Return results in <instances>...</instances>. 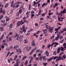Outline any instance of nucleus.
I'll list each match as a JSON object with an SVG mask.
<instances>
[{"instance_id":"17","label":"nucleus","mask_w":66,"mask_h":66,"mask_svg":"<svg viewBox=\"0 0 66 66\" xmlns=\"http://www.w3.org/2000/svg\"><path fill=\"white\" fill-rule=\"evenodd\" d=\"M15 35L13 36V37L14 38H16V36H17H17H19L18 35V34H17V33H16L15 34Z\"/></svg>"},{"instance_id":"6","label":"nucleus","mask_w":66,"mask_h":66,"mask_svg":"<svg viewBox=\"0 0 66 66\" xmlns=\"http://www.w3.org/2000/svg\"><path fill=\"white\" fill-rule=\"evenodd\" d=\"M21 63V61H19L18 62H16L13 65V66H19V64Z\"/></svg>"},{"instance_id":"62","label":"nucleus","mask_w":66,"mask_h":66,"mask_svg":"<svg viewBox=\"0 0 66 66\" xmlns=\"http://www.w3.org/2000/svg\"><path fill=\"white\" fill-rule=\"evenodd\" d=\"M53 8H55L56 7V6L55 5H53Z\"/></svg>"},{"instance_id":"21","label":"nucleus","mask_w":66,"mask_h":66,"mask_svg":"<svg viewBox=\"0 0 66 66\" xmlns=\"http://www.w3.org/2000/svg\"><path fill=\"white\" fill-rule=\"evenodd\" d=\"M59 37H59V36H57V37L55 38V39L56 40H57L59 38Z\"/></svg>"},{"instance_id":"3","label":"nucleus","mask_w":66,"mask_h":66,"mask_svg":"<svg viewBox=\"0 0 66 66\" xmlns=\"http://www.w3.org/2000/svg\"><path fill=\"white\" fill-rule=\"evenodd\" d=\"M58 57L57 56H55V57H54L53 56L52 57V58H50V59H47V61H51L52 59H54V60H56L57 58Z\"/></svg>"},{"instance_id":"50","label":"nucleus","mask_w":66,"mask_h":66,"mask_svg":"<svg viewBox=\"0 0 66 66\" xmlns=\"http://www.w3.org/2000/svg\"><path fill=\"white\" fill-rule=\"evenodd\" d=\"M6 38L7 40H6V42H8V39H9V37L8 36H7L6 37Z\"/></svg>"},{"instance_id":"56","label":"nucleus","mask_w":66,"mask_h":66,"mask_svg":"<svg viewBox=\"0 0 66 66\" xmlns=\"http://www.w3.org/2000/svg\"><path fill=\"white\" fill-rule=\"evenodd\" d=\"M45 14H46V13H43L42 14V16H43V17H44L45 16Z\"/></svg>"},{"instance_id":"59","label":"nucleus","mask_w":66,"mask_h":66,"mask_svg":"<svg viewBox=\"0 0 66 66\" xmlns=\"http://www.w3.org/2000/svg\"><path fill=\"white\" fill-rule=\"evenodd\" d=\"M38 24H37V23H35V26L36 27H37V26H38Z\"/></svg>"},{"instance_id":"47","label":"nucleus","mask_w":66,"mask_h":66,"mask_svg":"<svg viewBox=\"0 0 66 66\" xmlns=\"http://www.w3.org/2000/svg\"><path fill=\"white\" fill-rule=\"evenodd\" d=\"M53 14V13L52 12L51 13H48L49 16H50L51 15H52Z\"/></svg>"},{"instance_id":"1","label":"nucleus","mask_w":66,"mask_h":66,"mask_svg":"<svg viewBox=\"0 0 66 66\" xmlns=\"http://www.w3.org/2000/svg\"><path fill=\"white\" fill-rule=\"evenodd\" d=\"M66 56L65 55V54H64L62 57L61 56H59L56 59V61L57 62V61H60V60H61L62 61H63L64 60V59H65L66 58Z\"/></svg>"},{"instance_id":"51","label":"nucleus","mask_w":66,"mask_h":66,"mask_svg":"<svg viewBox=\"0 0 66 66\" xmlns=\"http://www.w3.org/2000/svg\"><path fill=\"white\" fill-rule=\"evenodd\" d=\"M28 61L27 60L26 61V62L25 63V65H27V64H28Z\"/></svg>"},{"instance_id":"14","label":"nucleus","mask_w":66,"mask_h":66,"mask_svg":"<svg viewBox=\"0 0 66 66\" xmlns=\"http://www.w3.org/2000/svg\"><path fill=\"white\" fill-rule=\"evenodd\" d=\"M45 25L46 27L47 28V29H50V26H48V25L47 24H45Z\"/></svg>"},{"instance_id":"54","label":"nucleus","mask_w":66,"mask_h":66,"mask_svg":"<svg viewBox=\"0 0 66 66\" xmlns=\"http://www.w3.org/2000/svg\"><path fill=\"white\" fill-rule=\"evenodd\" d=\"M3 24H4V26H6V25H7V23H4Z\"/></svg>"},{"instance_id":"25","label":"nucleus","mask_w":66,"mask_h":66,"mask_svg":"<svg viewBox=\"0 0 66 66\" xmlns=\"http://www.w3.org/2000/svg\"><path fill=\"white\" fill-rule=\"evenodd\" d=\"M33 51H31V52L29 53V54L30 55H32L33 54Z\"/></svg>"},{"instance_id":"31","label":"nucleus","mask_w":66,"mask_h":66,"mask_svg":"<svg viewBox=\"0 0 66 66\" xmlns=\"http://www.w3.org/2000/svg\"><path fill=\"white\" fill-rule=\"evenodd\" d=\"M19 14H20L18 12L16 13V15L17 17H19Z\"/></svg>"},{"instance_id":"45","label":"nucleus","mask_w":66,"mask_h":66,"mask_svg":"<svg viewBox=\"0 0 66 66\" xmlns=\"http://www.w3.org/2000/svg\"><path fill=\"white\" fill-rule=\"evenodd\" d=\"M3 17V15H1L0 16V18L1 19H2V18Z\"/></svg>"},{"instance_id":"27","label":"nucleus","mask_w":66,"mask_h":66,"mask_svg":"<svg viewBox=\"0 0 66 66\" xmlns=\"http://www.w3.org/2000/svg\"><path fill=\"white\" fill-rule=\"evenodd\" d=\"M64 54V53L63 52H61L59 54V55L60 56H61L62 54Z\"/></svg>"},{"instance_id":"16","label":"nucleus","mask_w":66,"mask_h":66,"mask_svg":"<svg viewBox=\"0 0 66 66\" xmlns=\"http://www.w3.org/2000/svg\"><path fill=\"white\" fill-rule=\"evenodd\" d=\"M62 13H66V10L65 9H64L63 11L61 12Z\"/></svg>"},{"instance_id":"26","label":"nucleus","mask_w":66,"mask_h":66,"mask_svg":"<svg viewBox=\"0 0 66 66\" xmlns=\"http://www.w3.org/2000/svg\"><path fill=\"white\" fill-rule=\"evenodd\" d=\"M10 52H9L7 54V55L6 56V57H7V56H9V54H10Z\"/></svg>"},{"instance_id":"24","label":"nucleus","mask_w":66,"mask_h":66,"mask_svg":"<svg viewBox=\"0 0 66 66\" xmlns=\"http://www.w3.org/2000/svg\"><path fill=\"white\" fill-rule=\"evenodd\" d=\"M53 54L54 55H56V51H54L53 52Z\"/></svg>"},{"instance_id":"63","label":"nucleus","mask_w":66,"mask_h":66,"mask_svg":"<svg viewBox=\"0 0 66 66\" xmlns=\"http://www.w3.org/2000/svg\"><path fill=\"white\" fill-rule=\"evenodd\" d=\"M10 40H12V39H11V38L10 37H9V40H8V41L9 42H10Z\"/></svg>"},{"instance_id":"35","label":"nucleus","mask_w":66,"mask_h":66,"mask_svg":"<svg viewBox=\"0 0 66 66\" xmlns=\"http://www.w3.org/2000/svg\"><path fill=\"white\" fill-rule=\"evenodd\" d=\"M0 10L1 11H0V13H2L3 11H2V8H1L0 9Z\"/></svg>"},{"instance_id":"9","label":"nucleus","mask_w":66,"mask_h":66,"mask_svg":"<svg viewBox=\"0 0 66 66\" xmlns=\"http://www.w3.org/2000/svg\"><path fill=\"white\" fill-rule=\"evenodd\" d=\"M24 44H28V40L27 39H25L24 40Z\"/></svg>"},{"instance_id":"33","label":"nucleus","mask_w":66,"mask_h":66,"mask_svg":"<svg viewBox=\"0 0 66 66\" xmlns=\"http://www.w3.org/2000/svg\"><path fill=\"white\" fill-rule=\"evenodd\" d=\"M10 19H9V18H7L6 19V21H9Z\"/></svg>"},{"instance_id":"22","label":"nucleus","mask_w":66,"mask_h":66,"mask_svg":"<svg viewBox=\"0 0 66 66\" xmlns=\"http://www.w3.org/2000/svg\"><path fill=\"white\" fill-rule=\"evenodd\" d=\"M19 12L20 14H21V12H22V9H20L19 10Z\"/></svg>"},{"instance_id":"19","label":"nucleus","mask_w":66,"mask_h":66,"mask_svg":"<svg viewBox=\"0 0 66 66\" xmlns=\"http://www.w3.org/2000/svg\"><path fill=\"white\" fill-rule=\"evenodd\" d=\"M0 30L1 31H4V29H3L2 27H0Z\"/></svg>"},{"instance_id":"13","label":"nucleus","mask_w":66,"mask_h":66,"mask_svg":"<svg viewBox=\"0 0 66 66\" xmlns=\"http://www.w3.org/2000/svg\"><path fill=\"white\" fill-rule=\"evenodd\" d=\"M45 53L47 56H49V52H48V51H46Z\"/></svg>"},{"instance_id":"30","label":"nucleus","mask_w":66,"mask_h":66,"mask_svg":"<svg viewBox=\"0 0 66 66\" xmlns=\"http://www.w3.org/2000/svg\"><path fill=\"white\" fill-rule=\"evenodd\" d=\"M35 15H34V14H31V18L32 19V18H33V17Z\"/></svg>"},{"instance_id":"28","label":"nucleus","mask_w":66,"mask_h":66,"mask_svg":"<svg viewBox=\"0 0 66 66\" xmlns=\"http://www.w3.org/2000/svg\"><path fill=\"white\" fill-rule=\"evenodd\" d=\"M22 31H23L24 33H26V29H23Z\"/></svg>"},{"instance_id":"7","label":"nucleus","mask_w":66,"mask_h":66,"mask_svg":"<svg viewBox=\"0 0 66 66\" xmlns=\"http://www.w3.org/2000/svg\"><path fill=\"white\" fill-rule=\"evenodd\" d=\"M25 49L27 50H27V51H30V49H31V47H25Z\"/></svg>"},{"instance_id":"8","label":"nucleus","mask_w":66,"mask_h":66,"mask_svg":"<svg viewBox=\"0 0 66 66\" xmlns=\"http://www.w3.org/2000/svg\"><path fill=\"white\" fill-rule=\"evenodd\" d=\"M54 29V28L52 27L51 28V29H49L48 30L49 32H50L51 33H52V31H53V30Z\"/></svg>"},{"instance_id":"10","label":"nucleus","mask_w":66,"mask_h":66,"mask_svg":"<svg viewBox=\"0 0 66 66\" xmlns=\"http://www.w3.org/2000/svg\"><path fill=\"white\" fill-rule=\"evenodd\" d=\"M31 45L32 46H35V44L34 41H32L31 43Z\"/></svg>"},{"instance_id":"44","label":"nucleus","mask_w":66,"mask_h":66,"mask_svg":"<svg viewBox=\"0 0 66 66\" xmlns=\"http://www.w3.org/2000/svg\"><path fill=\"white\" fill-rule=\"evenodd\" d=\"M14 53L13 52H12L11 53H10V54L9 55L10 56H11V55H12V54H13Z\"/></svg>"},{"instance_id":"32","label":"nucleus","mask_w":66,"mask_h":66,"mask_svg":"<svg viewBox=\"0 0 66 66\" xmlns=\"http://www.w3.org/2000/svg\"><path fill=\"white\" fill-rule=\"evenodd\" d=\"M36 47H35L33 50H32V51H33L34 52V51H35V50H36Z\"/></svg>"},{"instance_id":"18","label":"nucleus","mask_w":66,"mask_h":66,"mask_svg":"<svg viewBox=\"0 0 66 66\" xmlns=\"http://www.w3.org/2000/svg\"><path fill=\"white\" fill-rule=\"evenodd\" d=\"M47 5V3H46V4L45 3H43V4L42 5V6L43 7H44L45 5L46 6Z\"/></svg>"},{"instance_id":"43","label":"nucleus","mask_w":66,"mask_h":66,"mask_svg":"<svg viewBox=\"0 0 66 66\" xmlns=\"http://www.w3.org/2000/svg\"><path fill=\"white\" fill-rule=\"evenodd\" d=\"M42 56V58H43V60H45V58H46L45 56Z\"/></svg>"},{"instance_id":"60","label":"nucleus","mask_w":66,"mask_h":66,"mask_svg":"<svg viewBox=\"0 0 66 66\" xmlns=\"http://www.w3.org/2000/svg\"><path fill=\"white\" fill-rule=\"evenodd\" d=\"M61 27L60 26H58V28H57L59 30H60L61 29Z\"/></svg>"},{"instance_id":"11","label":"nucleus","mask_w":66,"mask_h":66,"mask_svg":"<svg viewBox=\"0 0 66 66\" xmlns=\"http://www.w3.org/2000/svg\"><path fill=\"white\" fill-rule=\"evenodd\" d=\"M14 1H12L11 3V7H15V6H14Z\"/></svg>"},{"instance_id":"36","label":"nucleus","mask_w":66,"mask_h":66,"mask_svg":"<svg viewBox=\"0 0 66 66\" xmlns=\"http://www.w3.org/2000/svg\"><path fill=\"white\" fill-rule=\"evenodd\" d=\"M62 11H61V12H60L59 13L58 15L59 16H60V15H62V14L63 13L62 12Z\"/></svg>"},{"instance_id":"37","label":"nucleus","mask_w":66,"mask_h":66,"mask_svg":"<svg viewBox=\"0 0 66 66\" xmlns=\"http://www.w3.org/2000/svg\"><path fill=\"white\" fill-rule=\"evenodd\" d=\"M8 5H9V4L8 3L6 4L5 5V8L6 7H7V6H8Z\"/></svg>"},{"instance_id":"49","label":"nucleus","mask_w":66,"mask_h":66,"mask_svg":"<svg viewBox=\"0 0 66 66\" xmlns=\"http://www.w3.org/2000/svg\"><path fill=\"white\" fill-rule=\"evenodd\" d=\"M59 29L58 28H56L55 30V31H59Z\"/></svg>"},{"instance_id":"29","label":"nucleus","mask_w":66,"mask_h":66,"mask_svg":"<svg viewBox=\"0 0 66 66\" xmlns=\"http://www.w3.org/2000/svg\"><path fill=\"white\" fill-rule=\"evenodd\" d=\"M61 50L62 51H64V48H63V47H61Z\"/></svg>"},{"instance_id":"41","label":"nucleus","mask_w":66,"mask_h":66,"mask_svg":"<svg viewBox=\"0 0 66 66\" xmlns=\"http://www.w3.org/2000/svg\"><path fill=\"white\" fill-rule=\"evenodd\" d=\"M19 49V52L20 53H22V52H21V49Z\"/></svg>"},{"instance_id":"48","label":"nucleus","mask_w":66,"mask_h":66,"mask_svg":"<svg viewBox=\"0 0 66 66\" xmlns=\"http://www.w3.org/2000/svg\"><path fill=\"white\" fill-rule=\"evenodd\" d=\"M54 35H53L51 37V39H53V38H54Z\"/></svg>"},{"instance_id":"53","label":"nucleus","mask_w":66,"mask_h":66,"mask_svg":"<svg viewBox=\"0 0 66 66\" xmlns=\"http://www.w3.org/2000/svg\"><path fill=\"white\" fill-rule=\"evenodd\" d=\"M1 22H2V23H4V22H5V20H4L3 21L2 20H1Z\"/></svg>"},{"instance_id":"4","label":"nucleus","mask_w":66,"mask_h":66,"mask_svg":"<svg viewBox=\"0 0 66 66\" xmlns=\"http://www.w3.org/2000/svg\"><path fill=\"white\" fill-rule=\"evenodd\" d=\"M23 38H24V36L23 35H21L19 36H19H18L16 38V40H19V39H22Z\"/></svg>"},{"instance_id":"5","label":"nucleus","mask_w":66,"mask_h":66,"mask_svg":"<svg viewBox=\"0 0 66 66\" xmlns=\"http://www.w3.org/2000/svg\"><path fill=\"white\" fill-rule=\"evenodd\" d=\"M59 16H58V20L59 21H62L64 19H65V17L63 16L62 18L59 17Z\"/></svg>"},{"instance_id":"15","label":"nucleus","mask_w":66,"mask_h":66,"mask_svg":"<svg viewBox=\"0 0 66 66\" xmlns=\"http://www.w3.org/2000/svg\"><path fill=\"white\" fill-rule=\"evenodd\" d=\"M6 50H7V51L10 52V48L8 47L6 49Z\"/></svg>"},{"instance_id":"52","label":"nucleus","mask_w":66,"mask_h":66,"mask_svg":"<svg viewBox=\"0 0 66 66\" xmlns=\"http://www.w3.org/2000/svg\"><path fill=\"white\" fill-rule=\"evenodd\" d=\"M63 31H66V27L65 28H63Z\"/></svg>"},{"instance_id":"2","label":"nucleus","mask_w":66,"mask_h":66,"mask_svg":"<svg viewBox=\"0 0 66 66\" xmlns=\"http://www.w3.org/2000/svg\"><path fill=\"white\" fill-rule=\"evenodd\" d=\"M23 23H24V22H23V21L21 20L20 21H19L17 22V27L19 26L20 25H22Z\"/></svg>"},{"instance_id":"46","label":"nucleus","mask_w":66,"mask_h":66,"mask_svg":"<svg viewBox=\"0 0 66 66\" xmlns=\"http://www.w3.org/2000/svg\"><path fill=\"white\" fill-rule=\"evenodd\" d=\"M3 45H5V46H7V44L6 43H3Z\"/></svg>"},{"instance_id":"40","label":"nucleus","mask_w":66,"mask_h":66,"mask_svg":"<svg viewBox=\"0 0 66 66\" xmlns=\"http://www.w3.org/2000/svg\"><path fill=\"white\" fill-rule=\"evenodd\" d=\"M20 59H16V62H19V61H20Z\"/></svg>"},{"instance_id":"39","label":"nucleus","mask_w":66,"mask_h":66,"mask_svg":"<svg viewBox=\"0 0 66 66\" xmlns=\"http://www.w3.org/2000/svg\"><path fill=\"white\" fill-rule=\"evenodd\" d=\"M12 24H10V25H9V27L10 28H12Z\"/></svg>"},{"instance_id":"12","label":"nucleus","mask_w":66,"mask_h":66,"mask_svg":"<svg viewBox=\"0 0 66 66\" xmlns=\"http://www.w3.org/2000/svg\"><path fill=\"white\" fill-rule=\"evenodd\" d=\"M42 31H43V32L44 34L45 33H47V32H48V30H42Z\"/></svg>"},{"instance_id":"42","label":"nucleus","mask_w":66,"mask_h":66,"mask_svg":"<svg viewBox=\"0 0 66 66\" xmlns=\"http://www.w3.org/2000/svg\"><path fill=\"white\" fill-rule=\"evenodd\" d=\"M39 51H40V50H37L36 51V53H38V52H39Z\"/></svg>"},{"instance_id":"58","label":"nucleus","mask_w":66,"mask_h":66,"mask_svg":"<svg viewBox=\"0 0 66 66\" xmlns=\"http://www.w3.org/2000/svg\"><path fill=\"white\" fill-rule=\"evenodd\" d=\"M19 6H20V5H16V7L17 8V7H19Z\"/></svg>"},{"instance_id":"57","label":"nucleus","mask_w":66,"mask_h":66,"mask_svg":"<svg viewBox=\"0 0 66 66\" xmlns=\"http://www.w3.org/2000/svg\"><path fill=\"white\" fill-rule=\"evenodd\" d=\"M33 3H34V5L36 4H37V3H36L35 1H34L33 2Z\"/></svg>"},{"instance_id":"34","label":"nucleus","mask_w":66,"mask_h":66,"mask_svg":"<svg viewBox=\"0 0 66 66\" xmlns=\"http://www.w3.org/2000/svg\"><path fill=\"white\" fill-rule=\"evenodd\" d=\"M13 32H9V34L8 35V36H9L10 35H12Z\"/></svg>"},{"instance_id":"61","label":"nucleus","mask_w":66,"mask_h":66,"mask_svg":"<svg viewBox=\"0 0 66 66\" xmlns=\"http://www.w3.org/2000/svg\"><path fill=\"white\" fill-rule=\"evenodd\" d=\"M63 41H64V39H63L62 41H60V43H63Z\"/></svg>"},{"instance_id":"64","label":"nucleus","mask_w":66,"mask_h":66,"mask_svg":"<svg viewBox=\"0 0 66 66\" xmlns=\"http://www.w3.org/2000/svg\"><path fill=\"white\" fill-rule=\"evenodd\" d=\"M42 57H39V60H42Z\"/></svg>"},{"instance_id":"23","label":"nucleus","mask_w":66,"mask_h":66,"mask_svg":"<svg viewBox=\"0 0 66 66\" xmlns=\"http://www.w3.org/2000/svg\"><path fill=\"white\" fill-rule=\"evenodd\" d=\"M50 47H51V45L50 44H49L47 45V48L48 49H50Z\"/></svg>"},{"instance_id":"55","label":"nucleus","mask_w":66,"mask_h":66,"mask_svg":"<svg viewBox=\"0 0 66 66\" xmlns=\"http://www.w3.org/2000/svg\"><path fill=\"white\" fill-rule=\"evenodd\" d=\"M40 21L43 20H44V18H40Z\"/></svg>"},{"instance_id":"38","label":"nucleus","mask_w":66,"mask_h":66,"mask_svg":"<svg viewBox=\"0 0 66 66\" xmlns=\"http://www.w3.org/2000/svg\"><path fill=\"white\" fill-rule=\"evenodd\" d=\"M29 59H30V60H33V57H32L30 56L29 57Z\"/></svg>"},{"instance_id":"20","label":"nucleus","mask_w":66,"mask_h":66,"mask_svg":"<svg viewBox=\"0 0 66 66\" xmlns=\"http://www.w3.org/2000/svg\"><path fill=\"white\" fill-rule=\"evenodd\" d=\"M26 58H27V56H24L22 57V61H23L24 60V59H26Z\"/></svg>"}]
</instances>
